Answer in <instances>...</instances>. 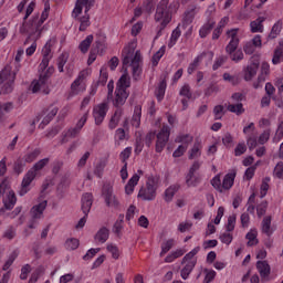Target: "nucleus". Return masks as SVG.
<instances>
[{
  "label": "nucleus",
  "instance_id": "obj_1",
  "mask_svg": "<svg viewBox=\"0 0 283 283\" xmlns=\"http://www.w3.org/2000/svg\"><path fill=\"white\" fill-rule=\"evenodd\" d=\"M174 12V4H169V0H160L157 4L155 21L160 22V28L157 32L156 39L163 34V30L171 22V13Z\"/></svg>",
  "mask_w": 283,
  "mask_h": 283
},
{
  "label": "nucleus",
  "instance_id": "obj_2",
  "mask_svg": "<svg viewBox=\"0 0 283 283\" xmlns=\"http://www.w3.org/2000/svg\"><path fill=\"white\" fill-rule=\"evenodd\" d=\"M228 36L231 38L230 42L226 46V52L229 54L231 61L234 63H240L244 59V53L242 50H238L240 45V39L238 38V29H232L227 32Z\"/></svg>",
  "mask_w": 283,
  "mask_h": 283
},
{
  "label": "nucleus",
  "instance_id": "obj_3",
  "mask_svg": "<svg viewBox=\"0 0 283 283\" xmlns=\"http://www.w3.org/2000/svg\"><path fill=\"white\" fill-rule=\"evenodd\" d=\"M17 72H19V69L15 71H12V66L6 65L3 70L0 72V85L2 94H12L14 90V81L17 78Z\"/></svg>",
  "mask_w": 283,
  "mask_h": 283
},
{
  "label": "nucleus",
  "instance_id": "obj_4",
  "mask_svg": "<svg viewBox=\"0 0 283 283\" xmlns=\"http://www.w3.org/2000/svg\"><path fill=\"white\" fill-rule=\"evenodd\" d=\"M54 74V66H50L46 72L41 73L39 81L34 80L31 85L30 90L33 94L41 92L42 94H50V76Z\"/></svg>",
  "mask_w": 283,
  "mask_h": 283
},
{
  "label": "nucleus",
  "instance_id": "obj_5",
  "mask_svg": "<svg viewBox=\"0 0 283 283\" xmlns=\"http://www.w3.org/2000/svg\"><path fill=\"white\" fill-rule=\"evenodd\" d=\"M81 202L84 217L78 220L77 224L75 226V229H83V227H85V223L87 222V216L92 210V205H94V196L92 195V192H85L82 196Z\"/></svg>",
  "mask_w": 283,
  "mask_h": 283
},
{
  "label": "nucleus",
  "instance_id": "obj_6",
  "mask_svg": "<svg viewBox=\"0 0 283 283\" xmlns=\"http://www.w3.org/2000/svg\"><path fill=\"white\" fill-rule=\"evenodd\" d=\"M137 197L148 202L156 200V179H148L146 187L140 188Z\"/></svg>",
  "mask_w": 283,
  "mask_h": 283
},
{
  "label": "nucleus",
  "instance_id": "obj_7",
  "mask_svg": "<svg viewBox=\"0 0 283 283\" xmlns=\"http://www.w3.org/2000/svg\"><path fill=\"white\" fill-rule=\"evenodd\" d=\"M43 23H45V20L41 18L39 19V14H35L30 24L24 25V32H29L30 34L24 44L28 43L30 39H32L33 34L38 33V39L41 36V25H43Z\"/></svg>",
  "mask_w": 283,
  "mask_h": 283
},
{
  "label": "nucleus",
  "instance_id": "obj_8",
  "mask_svg": "<svg viewBox=\"0 0 283 283\" xmlns=\"http://www.w3.org/2000/svg\"><path fill=\"white\" fill-rule=\"evenodd\" d=\"M170 134L171 133L168 126H163L160 132L157 134V142H156L157 154H160L165 149V147L167 146V143H169Z\"/></svg>",
  "mask_w": 283,
  "mask_h": 283
},
{
  "label": "nucleus",
  "instance_id": "obj_9",
  "mask_svg": "<svg viewBox=\"0 0 283 283\" xmlns=\"http://www.w3.org/2000/svg\"><path fill=\"white\" fill-rule=\"evenodd\" d=\"M59 114V107L51 105L49 108L44 109L39 114V116H44L41 124L39 125V129H45V125H50L54 119V116Z\"/></svg>",
  "mask_w": 283,
  "mask_h": 283
},
{
  "label": "nucleus",
  "instance_id": "obj_10",
  "mask_svg": "<svg viewBox=\"0 0 283 283\" xmlns=\"http://www.w3.org/2000/svg\"><path fill=\"white\" fill-rule=\"evenodd\" d=\"M2 202L3 207L0 208V216H3L6 211H12V209H14V205H17V195L14 193V190H10Z\"/></svg>",
  "mask_w": 283,
  "mask_h": 283
},
{
  "label": "nucleus",
  "instance_id": "obj_11",
  "mask_svg": "<svg viewBox=\"0 0 283 283\" xmlns=\"http://www.w3.org/2000/svg\"><path fill=\"white\" fill-rule=\"evenodd\" d=\"M103 196H104V200L107 205V207H118V205H120L118 202V199L116 198V196H114V188H112V186L106 185L103 188Z\"/></svg>",
  "mask_w": 283,
  "mask_h": 283
},
{
  "label": "nucleus",
  "instance_id": "obj_12",
  "mask_svg": "<svg viewBox=\"0 0 283 283\" xmlns=\"http://www.w3.org/2000/svg\"><path fill=\"white\" fill-rule=\"evenodd\" d=\"M34 178H36V174H34V170H29L21 184V189L19 190V196H25V193H28V191H30V185H32V180H34Z\"/></svg>",
  "mask_w": 283,
  "mask_h": 283
},
{
  "label": "nucleus",
  "instance_id": "obj_13",
  "mask_svg": "<svg viewBox=\"0 0 283 283\" xmlns=\"http://www.w3.org/2000/svg\"><path fill=\"white\" fill-rule=\"evenodd\" d=\"M258 70H260V60H252L250 65L243 70L244 81H253V77L258 74Z\"/></svg>",
  "mask_w": 283,
  "mask_h": 283
},
{
  "label": "nucleus",
  "instance_id": "obj_14",
  "mask_svg": "<svg viewBox=\"0 0 283 283\" xmlns=\"http://www.w3.org/2000/svg\"><path fill=\"white\" fill-rule=\"evenodd\" d=\"M93 116L95 118V124L101 125V123L105 120V116H107V104L102 103L95 106L93 109Z\"/></svg>",
  "mask_w": 283,
  "mask_h": 283
},
{
  "label": "nucleus",
  "instance_id": "obj_15",
  "mask_svg": "<svg viewBox=\"0 0 283 283\" xmlns=\"http://www.w3.org/2000/svg\"><path fill=\"white\" fill-rule=\"evenodd\" d=\"M127 98H129V93L124 88L115 90V101H113V105L115 107H122L124 103H126Z\"/></svg>",
  "mask_w": 283,
  "mask_h": 283
},
{
  "label": "nucleus",
  "instance_id": "obj_16",
  "mask_svg": "<svg viewBox=\"0 0 283 283\" xmlns=\"http://www.w3.org/2000/svg\"><path fill=\"white\" fill-rule=\"evenodd\" d=\"M46 208H48V200H44L36 206H33L31 209V216L33 220H41V218H43V212L45 211Z\"/></svg>",
  "mask_w": 283,
  "mask_h": 283
},
{
  "label": "nucleus",
  "instance_id": "obj_17",
  "mask_svg": "<svg viewBox=\"0 0 283 283\" xmlns=\"http://www.w3.org/2000/svg\"><path fill=\"white\" fill-rule=\"evenodd\" d=\"M87 122V113L83 115V117L78 120L76 127L71 128L66 132L65 136H69V138H76L78 136V133L81 129H83V126Z\"/></svg>",
  "mask_w": 283,
  "mask_h": 283
},
{
  "label": "nucleus",
  "instance_id": "obj_18",
  "mask_svg": "<svg viewBox=\"0 0 283 283\" xmlns=\"http://www.w3.org/2000/svg\"><path fill=\"white\" fill-rule=\"evenodd\" d=\"M256 269L261 275V277L265 279L271 275V265H269L268 261H258Z\"/></svg>",
  "mask_w": 283,
  "mask_h": 283
},
{
  "label": "nucleus",
  "instance_id": "obj_19",
  "mask_svg": "<svg viewBox=\"0 0 283 283\" xmlns=\"http://www.w3.org/2000/svg\"><path fill=\"white\" fill-rule=\"evenodd\" d=\"M233 182H235V172L227 174L223 177V180L221 184L222 191H229V189L233 187Z\"/></svg>",
  "mask_w": 283,
  "mask_h": 283
},
{
  "label": "nucleus",
  "instance_id": "obj_20",
  "mask_svg": "<svg viewBox=\"0 0 283 283\" xmlns=\"http://www.w3.org/2000/svg\"><path fill=\"white\" fill-rule=\"evenodd\" d=\"M94 239L96 240V242H99L101 244H105L106 240H109V229L103 227L101 228Z\"/></svg>",
  "mask_w": 283,
  "mask_h": 283
},
{
  "label": "nucleus",
  "instance_id": "obj_21",
  "mask_svg": "<svg viewBox=\"0 0 283 283\" xmlns=\"http://www.w3.org/2000/svg\"><path fill=\"white\" fill-rule=\"evenodd\" d=\"M138 180H140V176L134 175L125 186V193L127 196H132L134 193V188L138 185Z\"/></svg>",
  "mask_w": 283,
  "mask_h": 283
},
{
  "label": "nucleus",
  "instance_id": "obj_22",
  "mask_svg": "<svg viewBox=\"0 0 283 283\" xmlns=\"http://www.w3.org/2000/svg\"><path fill=\"white\" fill-rule=\"evenodd\" d=\"M265 21L266 18L264 17H259L256 20L252 21L250 23L251 32H262L264 30V25L262 23H264Z\"/></svg>",
  "mask_w": 283,
  "mask_h": 283
},
{
  "label": "nucleus",
  "instance_id": "obj_23",
  "mask_svg": "<svg viewBox=\"0 0 283 283\" xmlns=\"http://www.w3.org/2000/svg\"><path fill=\"white\" fill-rule=\"evenodd\" d=\"M93 42H94V35L92 34L87 35L85 40H83L78 45L80 52H82V54H87V52L90 51V46L92 45Z\"/></svg>",
  "mask_w": 283,
  "mask_h": 283
},
{
  "label": "nucleus",
  "instance_id": "obj_24",
  "mask_svg": "<svg viewBox=\"0 0 283 283\" xmlns=\"http://www.w3.org/2000/svg\"><path fill=\"white\" fill-rule=\"evenodd\" d=\"M73 19L80 22V32H85V30H87V28L92 25V23L90 22V14H84L83 17L77 15Z\"/></svg>",
  "mask_w": 283,
  "mask_h": 283
},
{
  "label": "nucleus",
  "instance_id": "obj_25",
  "mask_svg": "<svg viewBox=\"0 0 283 283\" xmlns=\"http://www.w3.org/2000/svg\"><path fill=\"white\" fill-rule=\"evenodd\" d=\"M87 3H90V0H76L75 8L72 12V18L76 19L80 17V14H83V6H87Z\"/></svg>",
  "mask_w": 283,
  "mask_h": 283
},
{
  "label": "nucleus",
  "instance_id": "obj_26",
  "mask_svg": "<svg viewBox=\"0 0 283 283\" xmlns=\"http://www.w3.org/2000/svg\"><path fill=\"white\" fill-rule=\"evenodd\" d=\"M197 262L198 261H196V260L187 262L185 268L181 270V277H182V280H187V277H189V275H191V271H193V269H196Z\"/></svg>",
  "mask_w": 283,
  "mask_h": 283
},
{
  "label": "nucleus",
  "instance_id": "obj_27",
  "mask_svg": "<svg viewBox=\"0 0 283 283\" xmlns=\"http://www.w3.org/2000/svg\"><path fill=\"white\" fill-rule=\"evenodd\" d=\"M122 116H123V109L117 108L109 120V124H108L109 129H116V127L118 126V123L120 122Z\"/></svg>",
  "mask_w": 283,
  "mask_h": 283
},
{
  "label": "nucleus",
  "instance_id": "obj_28",
  "mask_svg": "<svg viewBox=\"0 0 283 283\" xmlns=\"http://www.w3.org/2000/svg\"><path fill=\"white\" fill-rule=\"evenodd\" d=\"M216 25V21L209 20L199 31L201 39H207V35L211 34V30H213Z\"/></svg>",
  "mask_w": 283,
  "mask_h": 283
},
{
  "label": "nucleus",
  "instance_id": "obj_29",
  "mask_svg": "<svg viewBox=\"0 0 283 283\" xmlns=\"http://www.w3.org/2000/svg\"><path fill=\"white\" fill-rule=\"evenodd\" d=\"M193 19H196V7H190L186 12L184 17V23L186 25H191L193 23Z\"/></svg>",
  "mask_w": 283,
  "mask_h": 283
},
{
  "label": "nucleus",
  "instance_id": "obj_30",
  "mask_svg": "<svg viewBox=\"0 0 283 283\" xmlns=\"http://www.w3.org/2000/svg\"><path fill=\"white\" fill-rule=\"evenodd\" d=\"M125 73H127V69H125ZM129 85H130L129 76L127 74H123L117 82L116 90L127 91V87H129Z\"/></svg>",
  "mask_w": 283,
  "mask_h": 283
},
{
  "label": "nucleus",
  "instance_id": "obj_31",
  "mask_svg": "<svg viewBox=\"0 0 283 283\" xmlns=\"http://www.w3.org/2000/svg\"><path fill=\"white\" fill-rule=\"evenodd\" d=\"M180 189V185H174L170 186L166 191H165V200L166 202H171L174 200V196H176L177 191Z\"/></svg>",
  "mask_w": 283,
  "mask_h": 283
},
{
  "label": "nucleus",
  "instance_id": "obj_32",
  "mask_svg": "<svg viewBox=\"0 0 283 283\" xmlns=\"http://www.w3.org/2000/svg\"><path fill=\"white\" fill-rule=\"evenodd\" d=\"M167 90V82L164 80L159 83L155 91V96L157 101H163L165 98V91Z\"/></svg>",
  "mask_w": 283,
  "mask_h": 283
},
{
  "label": "nucleus",
  "instance_id": "obj_33",
  "mask_svg": "<svg viewBox=\"0 0 283 283\" xmlns=\"http://www.w3.org/2000/svg\"><path fill=\"white\" fill-rule=\"evenodd\" d=\"M280 32H282V21H277L276 23H274V25L271 29L270 34L268 35V39H277V36H280Z\"/></svg>",
  "mask_w": 283,
  "mask_h": 283
},
{
  "label": "nucleus",
  "instance_id": "obj_34",
  "mask_svg": "<svg viewBox=\"0 0 283 283\" xmlns=\"http://www.w3.org/2000/svg\"><path fill=\"white\" fill-rule=\"evenodd\" d=\"M228 112L237 114V116H241V114H244V106L242 105V103L230 104L228 105Z\"/></svg>",
  "mask_w": 283,
  "mask_h": 283
},
{
  "label": "nucleus",
  "instance_id": "obj_35",
  "mask_svg": "<svg viewBox=\"0 0 283 283\" xmlns=\"http://www.w3.org/2000/svg\"><path fill=\"white\" fill-rule=\"evenodd\" d=\"M248 241L249 247H255L260 241L258 240V231L251 230L250 232L247 233L245 235Z\"/></svg>",
  "mask_w": 283,
  "mask_h": 283
},
{
  "label": "nucleus",
  "instance_id": "obj_36",
  "mask_svg": "<svg viewBox=\"0 0 283 283\" xmlns=\"http://www.w3.org/2000/svg\"><path fill=\"white\" fill-rule=\"evenodd\" d=\"M202 146L200 145V143L199 142H196L195 144H193V147H192V149L190 150V154H189V160H193V158H200V156H201V151H200V148H201Z\"/></svg>",
  "mask_w": 283,
  "mask_h": 283
},
{
  "label": "nucleus",
  "instance_id": "obj_37",
  "mask_svg": "<svg viewBox=\"0 0 283 283\" xmlns=\"http://www.w3.org/2000/svg\"><path fill=\"white\" fill-rule=\"evenodd\" d=\"M165 46H161L154 55H153V67H156L158 65V63L160 62V59H163V56H165Z\"/></svg>",
  "mask_w": 283,
  "mask_h": 283
},
{
  "label": "nucleus",
  "instance_id": "obj_38",
  "mask_svg": "<svg viewBox=\"0 0 283 283\" xmlns=\"http://www.w3.org/2000/svg\"><path fill=\"white\" fill-rule=\"evenodd\" d=\"M23 169H25V161L18 158L13 164V171L19 176V174H23Z\"/></svg>",
  "mask_w": 283,
  "mask_h": 283
},
{
  "label": "nucleus",
  "instance_id": "obj_39",
  "mask_svg": "<svg viewBox=\"0 0 283 283\" xmlns=\"http://www.w3.org/2000/svg\"><path fill=\"white\" fill-rule=\"evenodd\" d=\"M41 155V150L40 149H35L32 153L27 154L22 160L25 163H34V160H36V158H39V156Z\"/></svg>",
  "mask_w": 283,
  "mask_h": 283
},
{
  "label": "nucleus",
  "instance_id": "obj_40",
  "mask_svg": "<svg viewBox=\"0 0 283 283\" xmlns=\"http://www.w3.org/2000/svg\"><path fill=\"white\" fill-rule=\"evenodd\" d=\"M48 163H50V158L40 159L38 163L33 165L30 171H33V174H36V171H41V169H43V167H45Z\"/></svg>",
  "mask_w": 283,
  "mask_h": 283
},
{
  "label": "nucleus",
  "instance_id": "obj_41",
  "mask_svg": "<svg viewBox=\"0 0 283 283\" xmlns=\"http://www.w3.org/2000/svg\"><path fill=\"white\" fill-rule=\"evenodd\" d=\"M140 106L135 107V114L133 115L132 125L133 127H140Z\"/></svg>",
  "mask_w": 283,
  "mask_h": 283
},
{
  "label": "nucleus",
  "instance_id": "obj_42",
  "mask_svg": "<svg viewBox=\"0 0 283 283\" xmlns=\"http://www.w3.org/2000/svg\"><path fill=\"white\" fill-rule=\"evenodd\" d=\"M262 232L265 233V235H271V216L265 217L262 221Z\"/></svg>",
  "mask_w": 283,
  "mask_h": 283
},
{
  "label": "nucleus",
  "instance_id": "obj_43",
  "mask_svg": "<svg viewBox=\"0 0 283 283\" xmlns=\"http://www.w3.org/2000/svg\"><path fill=\"white\" fill-rule=\"evenodd\" d=\"M172 247H174V239H169L168 241L164 242L161 244L160 258H163V255L169 253V251H171Z\"/></svg>",
  "mask_w": 283,
  "mask_h": 283
},
{
  "label": "nucleus",
  "instance_id": "obj_44",
  "mask_svg": "<svg viewBox=\"0 0 283 283\" xmlns=\"http://www.w3.org/2000/svg\"><path fill=\"white\" fill-rule=\"evenodd\" d=\"M17 258H19V252L18 251H13L9 255V259L7 260V262L4 263L3 271H8V269H10V266H12V264H14V260H17Z\"/></svg>",
  "mask_w": 283,
  "mask_h": 283
},
{
  "label": "nucleus",
  "instance_id": "obj_45",
  "mask_svg": "<svg viewBox=\"0 0 283 283\" xmlns=\"http://www.w3.org/2000/svg\"><path fill=\"white\" fill-rule=\"evenodd\" d=\"M188 180H189V174L186 176L187 187H198V185H200V177L196 175V172H192V177L190 178L191 184H189Z\"/></svg>",
  "mask_w": 283,
  "mask_h": 283
},
{
  "label": "nucleus",
  "instance_id": "obj_46",
  "mask_svg": "<svg viewBox=\"0 0 283 283\" xmlns=\"http://www.w3.org/2000/svg\"><path fill=\"white\" fill-rule=\"evenodd\" d=\"M180 28L177 27L172 33H171V36H170V42L168 44V48H174V45H176V41H178V39H180Z\"/></svg>",
  "mask_w": 283,
  "mask_h": 283
},
{
  "label": "nucleus",
  "instance_id": "obj_47",
  "mask_svg": "<svg viewBox=\"0 0 283 283\" xmlns=\"http://www.w3.org/2000/svg\"><path fill=\"white\" fill-rule=\"evenodd\" d=\"M266 209H269V202L262 201L256 206V214L259 218H262V216L266 214Z\"/></svg>",
  "mask_w": 283,
  "mask_h": 283
},
{
  "label": "nucleus",
  "instance_id": "obj_48",
  "mask_svg": "<svg viewBox=\"0 0 283 283\" xmlns=\"http://www.w3.org/2000/svg\"><path fill=\"white\" fill-rule=\"evenodd\" d=\"M281 59H283V50L282 48H276L272 57L273 65H279V63H281Z\"/></svg>",
  "mask_w": 283,
  "mask_h": 283
},
{
  "label": "nucleus",
  "instance_id": "obj_49",
  "mask_svg": "<svg viewBox=\"0 0 283 283\" xmlns=\"http://www.w3.org/2000/svg\"><path fill=\"white\" fill-rule=\"evenodd\" d=\"M80 241L78 239H70L65 242V248L67 249V251H76V249H78L80 247Z\"/></svg>",
  "mask_w": 283,
  "mask_h": 283
},
{
  "label": "nucleus",
  "instance_id": "obj_50",
  "mask_svg": "<svg viewBox=\"0 0 283 283\" xmlns=\"http://www.w3.org/2000/svg\"><path fill=\"white\" fill-rule=\"evenodd\" d=\"M124 52L126 54L123 57V65H129V63L132 62V56H134V49L127 48L124 50Z\"/></svg>",
  "mask_w": 283,
  "mask_h": 283
},
{
  "label": "nucleus",
  "instance_id": "obj_51",
  "mask_svg": "<svg viewBox=\"0 0 283 283\" xmlns=\"http://www.w3.org/2000/svg\"><path fill=\"white\" fill-rule=\"evenodd\" d=\"M211 185L213 189L219 191V193H222V180H220V175H217L211 179Z\"/></svg>",
  "mask_w": 283,
  "mask_h": 283
},
{
  "label": "nucleus",
  "instance_id": "obj_52",
  "mask_svg": "<svg viewBox=\"0 0 283 283\" xmlns=\"http://www.w3.org/2000/svg\"><path fill=\"white\" fill-rule=\"evenodd\" d=\"M175 143H182L184 145H189L190 143H193V137L189 134L180 135L176 137Z\"/></svg>",
  "mask_w": 283,
  "mask_h": 283
},
{
  "label": "nucleus",
  "instance_id": "obj_53",
  "mask_svg": "<svg viewBox=\"0 0 283 283\" xmlns=\"http://www.w3.org/2000/svg\"><path fill=\"white\" fill-rule=\"evenodd\" d=\"M66 63H67V55L65 53H62L57 57V70H59V72H64L65 71L63 67H65Z\"/></svg>",
  "mask_w": 283,
  "mask_h": 283
},
{
  "label": "nucleus",
  "instance_id": "obj_54",
  "mask_svg": "<svg viewBox=\"0 0 283 283\" xmlns=\"http://www.w3.org/2000/svg\"><path fill=\"white\" fill-rule=\"evenodd\" d=\"M213 114H214V120H221L222 116H224V106L222 105L214 106Z\"/></svg>",
  "mask_w": 283,
  "mask_h": 283
},
{
  "label": "nucleus",
  "instance_id": "obj_55",
  "mask_svg": "<svg viewBox=\"0 0 283 283\" xmlns=\"http://www.w3.org/2000/svg\"><path fill=\"white\" fill-rule=\"evenodd\" d=\"M155 6H156V2H154V0H146L143 4V10L144 12L151 14L154 12Z\"/></svg>",
  "mask_w": 283,
  "mask_h": 283
},
{
  "label": "nucleus",
  "instance_id": "obj_56",
  "mask_svg": "<svg viewBox=\"0 0 283 283\" xmlns=\"http://www.w3.org/2000/svg\"><path fill=\"white\" fill-rule=\"evenodd\" d=\"M269 138H271V128L264 130L258 139V143L260 145H264L265 143H269Z\"/></svg>",
  "mask_w": 283,
  "mask_h": 283
},
{
  "label": "nucleus",
  "instance_id": "obj_57",
  "mask_svg": "<svg viewBox=\"0 0 283 283\" xmlns=\"http://www.w3.org/2000/svg\"><path fill=\"white\" fill-rule=\"evenodd\" d=\"M200 161H195L188 172V184L191 185V177L200 169Z\"/></svg>",
  "mask_w": 283,
  "mask_h": 283
},
{
  "label": "nucleus",
  "instance_id": "obj_58",
  "mask_svg": "<svg viewBox=\"0 0 283 283\" xmlns=\"http://www.w3.org/2000/svg\"><path fill=\"white\" fill-rule=\"evenodd\" d=\"M107 251L112 253V258H114V260H118V258H120V252L118 251V247H116L115 244L113 243L108 244Z\"/></svg>",
  "mask_w": 283,
  "mask_h": 283
},
{
  "label": "nucleus",
  "instance_id": "obj_59",
  "mask_svg": "<svg viewBox=\"0 0 283 283\" xmlns=\"http://www.w3.org/2000/svg\"><path fill=\"white\" fill-rule=\"evenodd\" d=\"M129 156H132V147H126L119 155L123 165L129 160Z\"/></svg>",
  "mask_w": 283,
  "mask_h": 283
},
{
  "label": "nucleus",
  "instance_id": "obj_60",
  "mask_svg": "<svg viewBox=\"0 0 283 283\" xmlns=\"http://www.w3.org/2000/svg\"><path fill=\"white\" fill-rule=\"evenodd\" d=\"M205 273H206V277L203 280V283H210V282H213V280H216V271L205 269Z\"/></svg>",
  "mask_w": 283,
  "mask_h": 283
},
{
  "label": "nucleus",
  "instance_id": "obj_61",
  "mask_svg": "<svg viewBox=\"0 0 283 283\" xmlns=\"http://www.w3.org/2000/svg\"><path fill=\"white\" fill-rule=\"evenodd\" d=\"M228 233H231L235 229V214H232L228 218V223L226 226Z\"/></svg>",
  "mask_w": 283,
  "mask_h": 283
},
{
  "label": "nucleus",
  "instance_id": "obj_62",
  "mask_svg": "<svg viewBox=\"0 0 283 283\" xmlns=\"http://www.w3.org/2000/svg\"><path fill=\"white\" fill-rule=\"evenodd\" d=\"M180 96H186V98L190 99L192 94H191V87H189V84H185L180 92H179Z\"/></svg>",
  "mask_w": 283,
  "mask_h": 283
},
{
  "label": "nucleus",
  "instance_id": "obj_63",
  "mask_svg": "<svg viewBox=\"0 0 283 283\" xmlns=\"http://www.w3.org/2000/svg\"><path fill=\"white\" fill-rule=\"evenodd\" d=\"M274 176L276 178H280L282 179L283 178V163L282 161H279L274 168V171H273Z\"/></svg>",
  "mask_w": 283,
  "mask_h": 283
},
{
  "label": "nucleus",
  "instance_id": "obj_64",
  "mask_svg": "<svg viewBox=\"0 0 283 283\" xmlns=\"http://www.w3.org/2000/svg\"><path fill=\"white\" fill-rule=\"evenodd\" d=\"M107 78H108L107 72L104 70H101L99 80L97 81V85H103V86L106 85Z\"/></svg>",
  "mask_w": 283,
  "mask_h": 283
}]
</instances>
